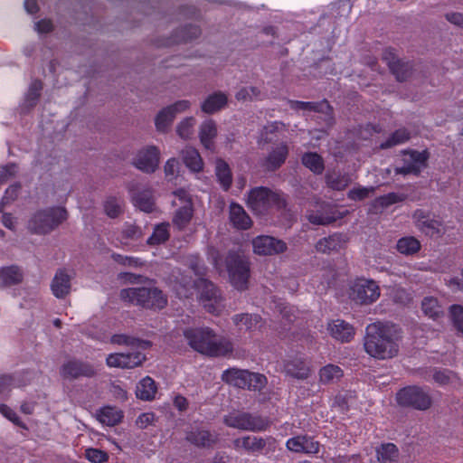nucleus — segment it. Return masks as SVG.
I'll list each match as a JSON object with an SVG mask.
<instances>
[{"instance_id":"1","label":"nucleus","mask_w":463,"mask_h":463,"mask_svg":"<svg viewBox=\"0 0 463 463\" xmlns=\"http://www.w3.org/2000/svg\"><path fill=\"white\" fill-rule=\"evenodd\" d=\"M400 329L389 322L377 321L366 326L364 349L377 360H388L398 355Z\"/></svg>"},{"instance_id":"2","label":"nucleus","mask_w":463,"mask_h":463,"mask_svg":"<svg viewBox=\"0 0 463 463\" xmlns=\"http://www.w3.org/2000/svg\"><path fill=\"white\" fill-rule=\"evenodd\" d=\"M184 335L188 345L196 352L211 356H227L233 353V344L225 337H218L213 329L190 328Z\"/></svg>"},{"instance_id":"3","label":"nucleus","mask_w":463,"mask_h":463,"mask_svg":"<svg viewBox=\"0 0 463 463\" xmlns=\"http://www.w3.org/2000/svg\"><path fill=\"white\" fill-rule=\"evenodd\" d=\"M118 298L125 305L155 312L163 310L168 305L167 295L154 285L122 288Z\"/></svg>"},{"instance_id":"4","label":"nucleus","mask_w":463,"mask_h":463,"mask_svg":"<svg viewBox=\"0 0 463 463\" xmlns=\"http://www.w3.org/2000/svg\"><path fill=\"white\" fill-rule=\"evenodd\" d=\"M248 208L256 215H266L271 209L282 211L287 202L277 191L266 186H258L250 190L246 199Z\"/></svg>"},{"instance_id":"5","label":"nucleus","mask_w":463,"mask_h":463,"mask_svg":"<svg viewBox=\"0 0 463 463\" xmlns=\"http://www.w3.org/2000/svg\"><path fill=\"white\" fill-rule=\"evenodd\" d=\"M223 261L231 284L238 290H246L250 277L249 258L239 250H229Z\"/></svg>"},{"instance_id":"6","label":"nucleus","mask_w":463,"mask_h":463,"mask_svg":"<svg viewBox=\"0 0 463 463\" xmlns=\"http://www.w3.org/2000/svg\"><path fill=\"white\" fill-rule=\"evenodd\" d=\"M68 217V213L63 207H52L37 212L30 221L31 230L39 234H46Z\"/></svg>"},{"instance_id":"7","label":"nucleus","mask_w":463,"mask_h":463,"mask_svg":"<svg viewBox=\"0 0 463 463\" xmlns=\"http://www.w3.org/2000/svg\"><path fill=\"white\" fill-rule=\"evenodd\" d=\"M223 422L230 428L253 432L266 430L270 425L267 418L241 411H233L225 415Z\"/></svg>"},{"instance_id":"8","label":"nucleus","mask_w":463,"mask_h":463,"mask_svg":"<svg viewBox=\"0 0 463 463\" xmlns=\"http://www.w3.org/2000/svg\"><path fill=\"white\" fill-rule=\"evenodd\" d=\"M395 399L400 406L418 411H427L432 406L430 395L416 385H410L400 389L396 393Z\"/></svg>"},{"instance_id":"9","label":"nucleus","mask_w":463,"mask_h":463,"mask_svg":"<svg viewBox=\"0 0 463 463\" xmlns=\"http://www.w3.org/2000/svg\"><path fill=\"white\" fill-rule=\"evenodd\" d=\"M349 211L341 212L337 205L326 202L317 203L315 209L309 210L307 214L308 222L315 225L327 226L343 219Z\"/></svg>"},{"instance_id":"10","label":"nucleus","mask_w":463,"mask_h":463,"mask_svg":"<svg viewBox=\"0 0 463 463\" xmlns=\"http://www.w3.org/2000/svg\"><path fill=\"white\" fill-rule=\"evenodd\" d=\"M195 287L199 291V300L205 310L213 315L220 314L223 308L220 290L211 281L203 278L196 280Z\"/></svg>"},{"instance_id":"11","label":"nucleus","mask_w":463,"mask_h":463,"mask_svg":"<svg viewBox=\"0 0 463 463\" xmlns=\"http://www.w3.org/2000/svg\"><path fill=\"white\" fill-rule=\"evenodd\" d=\"M380 288L375 281L357 279L351 287L350 298L360 305H368L378 299Z\"/></svg>"},{"instance_id":"12","label":"nucleus","mask_w":463,"mask_h":463,"mask_svg":"<svg viewBox=\"0 0 463 463\" xmlns=\"http://www.w3.org/2000/svg\"><path fill=\"white\" fill-rule=\"evenodd\" d=\"M404 165L401 167H396L394 172L396 175H420L421 168L427 166V161L430 157L428 150L418 152L416 150H404L402 151Z\"/></svg>"},{"instance_id":"13","label":"nucleus","mask_w":463,"mask_h":463,"mask_svg":"<svg viewBox=\"0 0 463 463\" xmlns=\"http://www.w3.org/2000/svg\"><path fill=\"white\" fill-rule=\"evenodd\" d=\"M252 250L259 256H272L284 253L288 250L287 243L269 235H259L252 241Z\"/></svg>"},{"instance_id":"14","label":"nucleus","mask_w":463,"mask_h":463,"mask_svg":"<svg viewBox=\"0 0 463 463\" xmlns=\"http://www.w3.org/2000/svg\"><path fill=\"white\" fill-rule=\"evenodd\" d=\"M60 373L65 380H74L80 377L92 378L96 376L97 371L89 363L78 359H71L61 365Z\"/></svg>"},{"instance_id":"15","label":"nucleus","mask_w":463,"mask_h":463,"mask_svg":"<svg viewBox=\"0 0 463 463\" xmlns=\"http://www.w3.org/2000/svg\"><path fill=\"white\" fill-rule=\"evenodd\" d=\"M159 160V149L155 146H148L138 151L133 164L139 170L150 174L158 167Z\"/></svg>"},{"instance_id":"16","label":"nucleus","mask_w":463,"mask_h":463,"mask_svg":"<svg viewBox=\"0 0 463 463\" xmlns=\"http://www.w3.org/2000/svg\"><path fill=\"white\" fill-rule=\"evenodd\" d=\"M349 237L342 232H335L327 237L320 239L316 243V250L322 254H330L339 251L346 247Z\"/></svg>"},{"instance_id":"17","label":"nucleus","mask_w":463,"mask_h":463,"mask_svg":"<svg viewBox=\"0 0 463 463\" xmlns=\"http://www.w3.org/2000/svg\"><path fill=\"white\" fill-rule=\"evenodd\" d=\"M288 152V145L285 142H280L269 152L262 162V166L266 171L279 169L285 163Z\"/></svg>"},{"instance_id":"18","label":"nucleus","mask_w":463,"mask_h":463,"mask_svg":"<svg viewBox=\"0 0 463 463\" xmlns=\"http://www.w3.org/2000/svg\"><path fill=\"white\" fill-rule=\"evenodd\" d=\"M185 439L198 448H213L219 441L218 434L208 430L195 429L187 432Z\"/></svg>"},{"instance_id":"19","label":"nucleus","mask_w":463,"mask_h":463,"mask_svg":"<svg viewBox=\"0 0 463 463\" xmlns=\"http://www.w3.org/2000/svg\"><path fill=\"white\" fill-rule=\"evenodd\" d=\"M229 220L232 225L241 231L249 230L253 225V221L244 208L237 203H232L229 206Z\"/></svg>"},{"instance_id":"20","label":"nucleus","mask_w":463,"mask_h":463,"mask_svg":"<svg viewBox=\"0 0 463 463\" xmlns=\"http://www.w3.org/2000/svg\"><path fill=\"white\" fill-rule=\"evenodd\" d=\"M287 448L297 453H317L319 442L307 436H297L287 441Z\"/></svg>"},{"instance_id":"21","label":"nucleus","mask_w":463,"mask_h":463,"mask_svg":"<svg viewBox=\"0 0 463 463\" xmlns=\"http://www.w3.org/2000/svg\"><path fill=\"white\" fill-rule=\"evenodd\" d=\"M71 279L65 269L57 270L51 285L52 291L56 298H63L70 294L71 288Z\"/></svg>"},{"instance_id":"22","label":"nucleus","mask_w":463,"mask_h":463,"mask_svg":"<svg viewBox=\"0 0 463 463\" xmlns=\"http://www.w3.org/2000/svg\"><path fill=\"white\" fill-rule=\"evenodd\" d=\"M328 330L335 339L341 342H349L355 334L354 326L341 319L334 320L328 324Z\"/></svg>"},{"instance_id":"23","label":"nucleus","mask_w":463,"mask_h":463,"mask_svg":"<svg viewBox=\"0 0 463 463\" xmlns=\"http://www.w3.org/2000/svg\"><path fill=\"white\" fill-rule=\"evenodd\" d=\"M218 135L217 125L214 120L204 121L199 131V138L204 148L213 151L215 149L214 139Z\"/></svg>"},{"instance_id":"24","label":"nucleus","mask_w":463,"mask_h":463,"mask_svg":"<svg viewBox=\"0 0 463 463\" xmlns=\"http://www.w3.org/2000/svg\"><path fill=\"white\" fill-rule=\"evenodd\" d=\"M194 203L192 200H187L185 204L181 205L175 213L172 222L175 227L182 231L185 229L194 217Z\"/></svg>"},{"instance_id":"25","label":"nucleus","mask_w":463,"mask_h":463,"mask_svg":"<svg viewBox=\"0 0 463 463\" xmlns=\"http://www.w3.org/2000/svg\"><path fill=\"white\" fill-rule=\"evenodd\" d=\"M227 103V95L224 92L216 91L203 100L201 109L205 114H213L225 108Z\"/></svg>"},{"instance_id":"26","label":"nucleus","mask_w":463,"mask_h":463,"mask_svg":"<svg viewBox=\"0 0 463 463\" xmlns=\"http://www.w3.org/2000/svg\"><path fill=\"white\" fill-rule=\"evenodd\" d=\"M181 156L184 164L192 172L200 173L203 170V161L198 150L191 146H185L181 151Z\"/></svg>"},{"instance_id":"27","label":"nucleus","mask_w":463,"mask_h":463,"mask_svg":"<svg viewBox=\"0 0 463 463\" xmlns=\"http://www.w3.org/2000/svg\"><path fill=\"white\" fill-rule=\"evenodd\" d=\"M233 445L235 449H243L248 452L255 453L262 451L266 447L267 442L266 439L262 438L247 435L235 439L233 440Z\"/></svg>"},{"instance_id":"28","label":"nucleus","mask_w":463,"mask_h":463,"mask_svg":"<svg viewBox=\"0 0 463 463\" xmlns=\"http://www.w3.org/2000/svg\"><path fill=\"white\" fill-rule=\"evenodd\" d=\"M23 279V271L16 265L6 266L0 269V287L2 288L19 284Z\"/></svg>"},{"instance_id":"29","label":"nucleus","mask_w":463,"mask_h":463,"mask_svg":"<svg viewBox=\"0 0 463 463\" xmlns=\"http://www.w3.org/2000/svg\"><path fill=\"white\" fill-rule=\"evenodd\" d=\"M247 377H249V371L238 368H230L222 374L223 382L241 389L246 388Z\"/></svg>"},{"instance_id":"30","label":"nucleus","mask_w":463,"mask_h":463,"mask_svg":"<svg viewBox=\"0 0 463 463\" xmlns=\"http://www.w3.org/2000/svg\"><path fill=\"white\" fill-rule=\"evenodd\" d=\"M319 382L322 384H332L339 382L344 376L343 369L333 364H328L319 370Z\"/></svg>"},{"instance_id":"31","label":"nucleus","mask_w":463,"mask_h":463,"mask_svg":"<svg viewBox=\"0 0 463 463\" xmlns=\"http://www.w3.org/2000/svg\"><path fill=\"white\" fill-rule=\"evenodd\" d=\"M215 175L224 191H228L232 184V174L229 165L222 158L215 161Z\"/></svg>"},{"instance_id":"32","label":"nucleus","mask_w":463,"mask_h":463,"mask_svg":"<svg viewBox=\"0 0 463 463\" xmlns=\"http://www.w3.org/2000/svg\"><path fill=\"white\" fill-rule=\"evenodd\" d=\"M285 371L288 375L298 379H307L310 369L306 362L299 358H293L285 364Z\"/></svg>"},{"instance_id":"33","label":"nucleus","mask_w":463,"mask_h":463,"mask_svg":"<svg viewBox=\"0 0 463 463\" xmlns=\"http://www.w3.org/2000/svg\"><path fill=\"white\" fill-rule=\"evenodd\" d=\"M302 164L315 175H321L325 170V163L320 155L316 152L305 153L301 157Z\"/></svg>"},{"instance_id":"34","label":"nucleus","mask_w":463,"mask_h":463,"mask_svg":"<svg viewBox=\"0 0 463 463\" xmlns=\"http://www.w3.org/2000/svg\"><path fill=\"white\" fill-rule=\"evenodd\" d=\"M421 244L413 236L401 238L396 244L397 250L403 255H414L420 250Z\"/></svg>"},{"instance_id":"35","label":"nucleus","mask_w":463,"mask_h":463,"mask_svg":"<svg viewBox=\"0 0 463 463\" xmlns=\"http://www.w3.org/2000/svg\"><path fill=\"white\" fill-rule=\"evenodd\" d=\"M156 390L154 380L150 377H145L137 386L136 394L141 400L150 401L155 398Z\"/></svg>"},{"instance_id":"36","label":"nucleus","mask_w":463,"mask_h":463,"mask_svg":"<svg viewBox=\"0 0 463 463\" xmlns=\"http://www.w3.org/2000/svg\"><path fill=\"white\" fill-rule=\"evenodd\" d=\"M351 183V178L346 174L340 173H327L326 175V185L335 191L345 190Z\"/></svg>"},{"instance_id":"37","label":"nucleus","mask_w":463,"mask_h":463,"mask_svg":"<svg viewBox=\"0 0 463 463\" xmlns=\"http://www.w3.org/2000/svg\"><path fill=\"white\" fill-rule=\"evenodd\" d=\"M123 418L122 411L114 407H105L100 410L98 419L103 424L115 426L121 421Z\"/></svg>"},{"instance_id":"38","label":"nucleus","mask_w":463,"mask_h":463,"mask_svg":"<svg viewBox=\"0 0 463 463\" xmlns=\"http://www.w3.org/2000/svg\"><path fill=\"white\" fill-rule=\"evenodd\" d=\"M399 450L392 443L383 444L377 449V459L380 463H393L398 460Z\"/></svg>"},{"instance_id":"39","label":"nucleus","mask_w":463,"mask_h":463,"mask_svg":"<svg viewBox=\"0 0 463 463\" xmlns=\"http://www.w3.org/2000/svg\"><path fill=\"white\" fill-rule=\"evenodd\" d=\"M293 107L298 109L310 110L318 113H328L333 111V108L330 106L326 99H323L320 102H305V101H293Z\"/></svg>"},{"instance_id":"40","label":"nucleus","mask_w":463,"mask_h":463,"mask_svg":"<svg viewBox=\"0 0 463 463\" xmlns=\"http://www.w3.org/2000/svg\"><path fill=\"white\" fill-rule=\"evenodd\" d=\"M390 71L398 81L403 82L412 75L413 66L410 61H405L401 59L399 62L390 69Z\"/></svg>"},{"instance_id":"41","label":"nucleus","mask_w":463,"mask_h":463,"mask_svg":"<svg viewBox=\"0 0 463 463\" xmlns=\"http://www.w3.org/2000/svg\"><path fill=\"white\" fill-rule=\"evenodd\" d=\"M135 205L141 211L146 213H152L156 208L155 200L151 190H145L138 193L135 198Z\"/></svg>"},{"instance_id":"42","label":"nucleus","mask_w":463,"mask_h":463,"mask_svg":"<svg viewBox=\"0 0 463 463\" xmlns=\"http://www.w3.org/2000/svg\"><path fill=\"white\" fill-rule=\"evenodd\" d=\"M261 321L258 315L241 314L233 317V322L240 329L253 330L257 328Z\"/></svg>"},{"instance_id":"43","label":"nucleus","mask_w":463,"mask_h":463,"mask_svg":"<svg viewBox=\"0 0 463 463\" xmlns=\"http://www.w3.org/2000/svg\"><path fill=\"white\" fill-rule=\"evenodd\" d=\"M418 229L425 235L430 237H439L444 233L443 222L436 219L429 218L424 222H422V224H420Z\"/></svg>"},{"instance_id":"44","label":"nucleus","mask_w":463,"mask_h":463,"mask_svg":"<svg viewBox=\"0 0 463 463\" xmlns=\"http://www.w3.org/2000/svg\"><path fill=\"white\" fill-rule=\"evenodd\" d=\"M111 343L119 345H128L132 347L146 349L151 345L149 341L141 340L127 335H114L111 336Z\"/></svg>"},{"instance_id":"45","label":"nucleus","mask_w":463,"mask_h":463,"mask_svg":"<svg viewBox=\"0 0 463 463\" xmlns=\"http://www.w3.org/2000/svg\"><path fill=\"white\" fill-rule=\"evenodd\" d=\"M123 201L115 196H109L104 202L105 213L109 218H117L123 213Z\"/></svg>"},{"instance_id":"46","label":"nucleus","mask_w":463,"mask_h":463,"mask_svg":"<svg viewBox=\"0 0 463 463\" xmlns=\"http://www.w3.org/2000/svg\"><path fill=\"white\" fill-rule=\"evenodd\" d=\"M411 138V133L406 128H399L395 130L391 137L380 145L382 149H387L396 145L404 143Z\"/></svg>"},{"instance_id":"47","label":"nucleus","mask_w":463,"mask_h":463,"mask_svg":"<svg viewBox=\"0 0 463 463\" xmlns=\"http://www.w3.org/2000/svg\"><path fill=\"white\" fill-rule=\"evenodd\" d=\"M424 314L431 318H438L443 315L442 307L439 305L438 299L433 297L425 298L421 303Z\"/></svg>"},{"instance_id":"48","label":"nucleus","mask_w":463,"mask_h":463,"mask_svg":"<svg viewBox=\"0 0 463 463\" xmlns=\"http://www.w3.org/2000/svg\"><path fill=\"white\" fill-rule=\"evenodd\" d=\"M168 227L169 223L167 222L158 224L155 228L152 235L148 238L147 243L149 245H158L166 241L170 236Z\"/></svg>"},{"instance_id":"49","label":"nucleus","mask_w":463,"mask_h":463,"mask_svg":"<svg viewBox=\"0 0 463 463\" xmlns=\"http://www.w3.org/2000/svg\"><path fill=\"white\" fill-rule=\"evenodd\" d=\"M118 279L123 280L124 283L128 284H155V280L140 275V274H135L132 272H121L118 274Z\"/></svg>"},{"instance_id":"50","label":"nucleus","mask_w":463,"mask_h":463,"mask_svg":"<svg viewBox=\"0 0 463 463\" xmlns=\"http://www.w3.org/2000/svg\"><path fill=\"white\" fill-rule=\"evenodd\" d=\"M175 118L173 112H170L165 108L163 109L156 118V127L159 131H165L171 125Z\"/></svg>"},{"instance_id":"51","label":"nucleus","mask_w":463,"mask_h":463,"mask_svg":"<svg viewBox=\"0 0 463 463\" xmlns=\"http://www.w3.org/2000/svg\"><path fill=\"white\" fill-rule=\"evenodd\" d=\"M194 118L193 117L186 118L182 120L176 128V132L183 139H189L194 133Z\"/></svg>"},{"instance_id":"52","label":"nucleus","mask_w":463,"mask_h":463,"mask_svg":"<svg viewBox=\"0 0 463 463\" xmlns=\"http://www.w3.org/2000/svg\"><path fill=\"white\" fill-rule=\"evenodd\" d=\"M449 316L454 327L463 334V307L460 305H452L449 307Z\"/></svg>"},{"instance_id":"53","label":"nucleus","mask_w":463,"mask_h":463,"mask_svg":"<svg viewBox=\"0 0 463 463\" xmlns=\"http://www.w3.org/2000/svg\"><path fill=\"white\" fill-rule=\"evenodd\" d=\"M123 356L124 368H134L142 364L146 360V355L140 352L121 353Z\"/></svg>"},{"instance_id":"54","label":"nucleus","mask_w":463,"mask_h":463,"mask_svg":"<svg viewBox=\"0 0 463 463\" xmlns=\"http://www.w3.org/2000/svg\"><path fill=\"white\" fill-rule=\"evenodd\" d=\"M267 383V378L260 373H254L249 372V377H247L246 388L249 390H261Z\"/></svg>"},{"instance_id":"55","label":"nucleus","mask_w":463,"mask_h":463,"mask_svg":"<svg viewBox=\"0 0 463 463\" xmlns=\"http://www.w3.org/2000/svg\"><path fill=\"white\" fill-rule=\"evenodd\" d=\"M122 239L125 243L128 241L137 240L142 237V231L139 226L136 224H127L121 231Z\"/></svg>"},{"instance_id":"56","label":"nucleus","mask_w":463,"mask_h":463,"mask_svg":"<svg viewBox=\"0 0 463 463\" xmlns=\"http://www.w3.org/2000/svg\"><path fill=\"white\" fill-rule=\"evenodd\" d=\"M375 187H360L350 190L347 196L351 200L361 201L374 194Z\"/></svg>"},{"instance_id":"57","label":"nucleus","mask_w":463,"mask_h":463,"mask_svg":"<svg viewBox=\"0 0 463 463\" xmlns=\"http://www.w3.org/2000/svg\"><path fill=\"white\" fill-rule=\"evenodd\" d=\"M282 128H285V124L282 122H272L265 126L261 132V141L265 144L270 143L272 140L270 135L279 131Z\"/></svg>"},{"instance_id":"58","label":"nucleus","mask_w":463,"mask_h":463,"mask_svg":"<svg viewBox=\"0 0 463 463\" xmlns=\"http://www.w3.org/2000/svg\"><path fill=\"white\" fill-rule=\"evenodd\" d=\"M21 186L19 184H14L8 187L5 194L0 203V212H4V206L8 204L18 198Z\"/></svg>"},{"instance_id":"59","label":"nucleus","mask_w":463,"mask_h":463,"mask_svg":"<svg viewBox=\"0 0 463 463\" xmlns=\"http://www.w3.org/2000/svg\"><path fill=\"white\" fill-rule=\"evenodd\" d=\"M86 458L93 463H103L109 459V455L106 451L98 449H87L85 450Z\"/></svg>"},{"instance_id":"60","label":"nucleus","mask_w":463,"mask_h":463,"mask_svg":"<svg viewBox=\"0 0 463 463\" xmlns=\"http://www.w3.org/2000/svg\"><path fill=\"white\" fill-rule=\"evenodd\" d=\"M111 258L114 261L117 263L122 265V266H128V267H142L144 266V262L141 261L139 259L134 258V257H128L123 256L120 254H112Z\"/></svg>"},{"instance_id":"61","label":"nucleus","mask_w":463,"mask_h":463,"mask_svg":"<svg viewBox=\"0 0 463 463\" xmlns=\"http://www.w3.org/2000/svg\"><path fill=\"white\" fill-rule=\"evenodd\" d=\"M382 59L386 62L389 70L392 69L397 62H399V60H401L395 50L392 47H388L383 50Z\"/></svg>"},{"instance_id":"62","label":"nucleus","mask_w":463,"mask_h":463,"mask_svg":"<svg viewBox=\"0 0 463 463\" xmlns=\"http://www.w3.org/2000/svg\"><path fill=\"white\" fill-rule=\"evenodd\" d=\"M178 168L179 164L175 158H171L167 160L164 166L165 176L169 177L170 179H173L178 173Z\"/></svg>"},{"instance_id":"63","label":"nucleus","mask_w":463,"mask_h":463,"mask_svg":"<svg viewBox=\"0 0 463 463\" xmlns=\"http://www.w3.org/2000/svg\"><path fill=\"white\" fill-rule=\"evenodd\" d=\"M191 103L189 100L183 99L175 102L174 104L166 107L165 109L170 112H173V115L175 117L177 113H181L189 109Z\"/></svg>"},{"instance_id":"64","label":"nucleus","mask_w":463,"mask_h":463,"mask_svg":"<svg viewBox=\"0 0 463 463\" xmlns=\"http://www.w3.org/2000/svg\"><path fill=\"white\" fill-rule=\"evenodd\" d=\"M107 364L109 367H120L124 368L123 356L121 353L111 354L107 357Z\"/></svg>"}]
</instances>
